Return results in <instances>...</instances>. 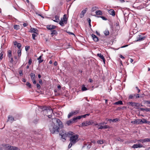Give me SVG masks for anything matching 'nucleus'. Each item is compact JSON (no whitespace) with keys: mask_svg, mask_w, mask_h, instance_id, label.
<instances>
[{"mask_svg":"<svg viewBox=\"0 0 150 150\" xmlns=\"http://www.w3.org/2000/svg\"><path fill=\"white\" fill-rule=\"evenodd\" d=\"M52 123L55 125V126H57V127L59 128V129H62L64 127V125L59 119L57 118H54L52 119Z\"/></svg>","mask_w":150,"mask_h":150,"instance_id":"nucleus-1","label":"nucleus"},{"mask_svg":"<svg viewBox=\"0 0 150 150\" xmlns=\"http://www.w3.org/2000/svg\"><path fill=\"white\" fill-rule=\"evenodd\" d=\"M73 134V133L71 132H69L67 133L64 131H61L59 132V135L61 136L63 142L65 141L67 137H69Z\"/></svg>","mask_w":150,"mask_h":150,"instance_id":"nucleus-2","label":"nucleus"},{"mask_svg":"<svg viewBox=\"0 0 150 150\" xmlns=\"http://www.w3.org/2000/svg\"><path fill=\"white\" fill-rule=\"evenodd\" d=\"M49 129L51 133L52 134H58L59 131V128L57 127V126L53 123L49 126Z\"/></svg>","mask_w":150,"mask_h":150,"instance_id":"nucleus-3","label":"nucleus"},{"mask_svg":"<svg viewBox=\"0 0 150 150\" xmlns=\"http://www.w3.org/2000/svg\"><path fill=\"white\" fill-rule=\"evenodd\" d=\"M73 135V134L69 137H70L69 141L70 142L74 144L77 142L79 135L77 134Z\"/></svg>","mask_w":150,"mask_h":150,"instance_id":"nucleus-4","label":"nucleus"},{"mask_svg":"<svg viewBox=\"0 0 150 150\" xmlns=\"http://www.w3.org/2000/svg\"><path fill=\"white\" fill-rule=\"evenodd\" d=\"M93 123L92 120L87 121L83 122L81 124L79 125V127L87 126L89 125H92Z\"/></svg>","mask_w":150,"mask_h":150,"instance_id":"nucleus-5","label":"nucleus"},{"mask_svg":"<svg viewBox=\"0 0 150 150\" xmlns=\"http://www.w3.org/2000/svg\"><path fill=\"white\" fill-rule=\"evenodd\" d=\"M79 112V110H76L70 112L68 115V118H70L73 115H76L78 114Z\"/></svg>","mask_w":150,"mask_h":150,"instance_id":"nucleus-6","label":"nucleus"},{"mask_svg":"<svg viewBox=\"0 0 150 150\" xmlns=\"http://www.w3.org/2000/svg\"><path fill=\"white\" fill-rule=\"evenodd\" d=\"M66 16V15H64L62 18H61V20L59 22V24L62 26H64V23H66L67 18L65 17Z\"/></svg>","mask_w":150,"mask_h":150,"instance_id":"nucleus-7","label":"nucleus"},{"mask_svg":"<svg viewBox=\"0 0 150 150\" xmlns=\"http://www.w3.org/2000/svg\"><path fill=\"white\" fill-rule=\"evenodd\" d=\"M145 38V36L142 34L139 35L137 38L136 42H140L144 40Z\"/></svg>","mask_w":150,"mask_h":150,"instance_id":"nucleus-8","label":"nucleus"},{"mask_svg":"<svg viewBox=\"0 0 150 150\" xmlns=\"http://www.w3.org/2000/svg\"><path fill=\"white\" fill-rule=\"evenodd\" d=\"M137 141L138 142H140L142 143L146 142H150V138L140 139L138 140Z\"/></svg>","mask_w":150,"mask_h":150,"instance_id":"nucleus-9","label":"nucleus"},{"mask_svg":"<svg viewBox=\"0 0 150 150\" xmlns=\"http://www.w3.org/2000/svg\"><path fill=\"white\" fill-rule=\"evenodd\" d=\"M30 77L31 79L33 81V83L35 84L36 83V81L35 80V75L33 73H31L30 74Z\"/></svg>","mask_w":150,"mask_h":150,"instance_id":"nucleus-10","label":"nucleus"},{"mask_svg":"<svg viewBox=\"0 0 150 150\" xmlns=\"http://www.w3.org/2000/svg\"><path fill=\"white\" fill-rule=\"evenodd\" d=\"M142 147H144L143 145L140 144H134L132 146V148L134 149L137 148H140Z\"/></svg>","mask_w":150,"mask_h":150,"instance_id":"nucleus-11","label":"nucleus"},{"mask_svg":"<svg viewBox=\"0 0 150 150\" xmlns=\"http://www.w3.org/2000/svg\"><path fill=\"white\" fill-rule=\"evenodd\" d=\"M44 112H47V115H50L52 114H53V110H52L50 109V108H47L46 109L44 110Z\"/></svg>","mask_w":150,"mask_h":150,"instance_id":"nucleus-12","label":"nucleus"},{"mask_svg":"<svg viewBox=\"0 0 150 150\" xmlns=\"http://www.w3.org/2000/svg\"><path fill=\"white\" fill-rule=\"evenodd\" d=\"M4 146L7 148L9 150H15L16 146L10 145L9 144H5Z\"/></svg>","mask_w":150,"mask_h":150,"instance_id":"nucleus-13","label":"nucleus"},{"mask_svg":"<svg viewBox=\"0 0 150 150\" xmlns=\"http://www.w3.org/2000/svg\"><path fill=\"white\" fill-rule=\"evenodd\" d=\"M131 123L136 125L141 124L140 119H137L135 120L134 121H132Z\"/></svg>","mask_w":150,"mask_h":150,"instance_id":"nucleus-14","label":"nucleus"},{"mask_svg":"<svg viewBox=\"0 0 150 150\" xmlns=\"http://www.w3.org/2000/svg\"><path fill=\"white\" fill-rule=\"evenodd\" d=\"M56 28V26L53 25H49L47 26V28L49 30H52Z\"/></svg>","mask_w":150,"mask_h":150,"instance_id":"nucleus-15","label":"nucleus"},{"mask_svg":"<svg viewBox=\"0 0 150 150\" xmlns=\"http://www.w3.org/2000/svg\"><path fill=\"white\" fill-rule=\"evenodd\" d=\"M87 8H86L84 10H83L81 11V13L80 15V16L81 18H82L84 16V14L86 13V12L87 11Z\"/></svg>","mask_w":150,"mask_h":150,"instance_id":"nucleus-16","label":"nucleus"},{"mask_svg":"<svg viewBox=\"0 0 150 150\" xmlns=\"http://www.w3.org/2000/svg\"><path fill=\"white\" fill-rule=\"evenodd\" d=\"M73 118L70 119V120L67 121L66 122V124L68 126H69L71 124L75 123V122L73 120Z\"/></svg>","mask_w":150,"mask_h":150,"instance_id":"nucleus-17","label":"nucleus"},{"mask_svg":"<svg viewBox=\"0 0 150 150\" xmlns=\"http://www.w3.org/2000/svg\"><path fill=\"white\" fill-rule=\"evenodd\" d=\"M108 13L113 16H114L115 15V12L113 9H108Z\"/></svg>","mask_w":150,"mask_h":150,"instance_id":"nucleus-18","label":"nucleus"},{"mask_svg":"<svg viewBox=\"0 0 150 150\" xmlns=\"http://www.w3.org/2000/svg\"><path fill=\"white\" fill-rule=\"evenodd\" d=\"M59 16L56 15L55 16V17L53 18V19H53V20L55 22L58 23L59 22Z\"/></svg>","mask_w":150,"mask_h":150,"instance_id":"nucleus-19","label":"nucleus"},{"mask_svg":"<svg viewBox=\"0 0 150 150\" xmlns=\"http://www.w3.org/2000/svg\"><path fill=\"white\" fill-rule=\"evenodd\" d=\"M97 56L98 57H99L100 59H102L103 60V61L104 62V63H105V59L103 55H102L101 54L99 53V54H98Z\"/></svg>","mask_w":150,"mask_h":150,"instance_id":"nucleus-20","label":"nucleus"},{"mask_svg":"<svg viewBox=\"0 0 150 150\" xmlns=\"http://www.w3.org/2000/svg\"><path fill=\"white\" fill-rule=\"evenodd\" d=\"M109 128H110V127L108 125H105L104 126L100 125V127L98 128V129H109Z\"/></svg>","mask_w":150,"mask_h":150,"instance_id":"nucleus-21","label":"nucleus"},{"mask_svg":"<svg viewBox=\"0 0 150 150\" xmlns=\"http://www.w3.org/2000/svg\"><path fill=\"white\" fill-rule=\"evenodd\" d=\"M14 120V118L12 116H9L8 117L7 121H9L11 123H12Z\"/></svg>","mask_w":150,"mask_h":150,"instance_id":"nucleus-22","label":"nucleus"},{"mask_svg":"<svg viewBox=\"0 0 150 150\" xmlns=\"http://www.w3.org/2000/svg\"><path fill=\"white\" fill-rule=\"evenodd\" d=\"M91 35L93 40L97 42L98 40V38L96 35L93 34H92Z\"/></svg>","mask_w":150,"mask_h":150,"instance_id":"nucleus-23","label":"nucleus"},{"mask_svg":"<svg viewBox=\"0 0 150 150\" xmlns=\"http://www.w3.org/2000/svg\"><path fill=\"white\" fill-rule=\"evenodd\" d=\"M51 35L52 36H53L54 35H57L58 34L56 30H51Z\"/></svg>","mask_w":150,"mask_h":150,"instance_id":"nucleus-24","label":"nucleus"},{"mask_svg":"<svg viewBox=\"0 0 150 150\" xmlns=\"http://www.w3.org/2000/svg\"><path fill=\"white\" fill-rule=\"evenodd\" d=\"M82 117V115H80V116H79L76 117L74 118L73 120H74V121L75 122H76V120H77L80 119Z\"/></svg>","mask_w":150,"mask_h":150,"instance_id":"nucleus-25","label":"nucleus"},{"mask_svg":"<svg viewBox=\"0 0 150 150\" xmlns=\"http://www.w3.org/2000/svg\"><path fill=\"white\" fill-rule=\"evenodd\" d=\"M38 30L37 29L35 28H31L30 29V32L31 33H36Z\"/></svg>","mask_w":150,"mask_h":150,"instance_id":"nucleus-26","label":"nucleus"},{"mask_svg":"<svg viewBox=\"0 0 150 150\" xmlns=\"http://www.w3.org/2000/svg\"><path fill=\"white\" fill-rule=\"evenodd\" d=\"M122 102L121 100H119L114 103V104L115 105H122Z\"/></svg>","mask_w":150,"mask_h":150,"instance_id":"nucleus-27","label":"nucleus"},{"mask_svg":"<svg viewBox=\"0 0 150 150\" xmlns=\"http://www.w3.org/2000/svg\"><path fill=\"white\" fill-rule=\"evenodd\" d=\"M7 56L8 57V59H9L10 57H11L12 56V52L10 50H8V54Z\"/></svg>","mask_w":150,"mask_h":150,"instance_id":"nucleus-28","label":"nucleus"},{"mask_svg":"<svg viewBox=\"0 0 150 150\" xmlns=\"http://www.w3.org/2000/svg\"><path fill=\"white\" fill-rule=\"evenodd\" d=\"M140 121L141 122V124L143 123H147V121L146 119L144 118H143L142 119H140Z\"/></svg>","mask_w":150,"mask_h":150,"instance_id":"nucleus-29","label":"nucleus"},{"mask_svg":"<svg viewBox=\"0 0 150 150\" xmlns=\"http://www.w3.org/2000/svg\"><path fill=\"white\" fill-rule=\"evenodd\" d=\"M96 13L97 15H102V13L100 10L97 11H96Z\"/></svg>","mask_w":150,"mask_h":150,"instance_id":"nucleus-30","label":"nucleus"},{"mask_svg":"<svg viewBox=\"0 0 150 150\" xmlns=\"http://www.w3.org/2000/svg\"><path fill=\"white\" fill-rule=\"evenodd\" d=\"M108 120H110V122H114L117 121L118 120L117 119L115 118L113 119H109Z\"/></svg>","mask_w":150,"mask_h":150,"instance_id":"nucleus-31","label":"nucleus"},{"mask_svg":"<svg viewBox=\"0 0 150 150\" xmlns=\"http://www.w3.org/2000/svg\"><path fill=\"white\" fill-rule=\"evenodd\" d=\"M135 94H131L129 96V99H132L135 98Z\"/></svg>","mask_w":150,"mask_h":150,"instance_id":"nucleus-32","label":"nucleus"},{"mask_svg":"<svg viewBox=\"0 0 150 150\" xmlns=\"http://www.w3.org/2000/svg\"><path fill=\"white\" fill-rule=\"evenodd\" d=\"M81 90L83 91H86L88 89L84 85H83L81 88Z\"/></svg>","mask_w":150,"mask_h":150,"instance_id":"nucleus-33","label":"nucleus"},{"mask_svg":"<svg viewBox=\"0 0 150 150\" xmlns=\"http://www.w3.org/2000/svg\"><path fill=\"white\" fill-rule=\"evenodd\" d=\"M42 56L40 55L39 58L38 59V62L39 63H40L42 62L43 61V60H41V59L42 58Z\"/></svg>","mask_w":150,"mask_h":150,"instance_id":"nucleus-34","label":"nucleus"},{"mask_svg":"<svg viewBox=\"0 0 150 150\" xmlns=\"http://www.w3.org/2000/svg\"><path fill=\"white\" fill-rule=\"evenodd\" d=\"M4 54V52H2L0 53V61L2 59L3 57V55Z\"/></svg>","mask_w":150,"mask_h":150,"instance_id":"nucleus-35","label":"nucleus"},{"mask_svg":"<svg viewBox=\"0 0 150 150\" xmlns=\"http://www.w3.org/2000/svg\"><path fill=\"white\" fill-rule=\"evenodd\" d=\"M104 33L105 35L107 36L109 35V31L108 30H106L104 31Z\"/></svg>","mask_w":150,"mask_h":150,"instance_id":"nucleus-36","label":"nucleus"},{"mask_svg":"<svg viewBox=\"0 0 150 150\" xmlns=\"http://www.w3.org/2000/svg\"><path fill=\"white\" fill-rule=\"evenodd\" d=\"M17 53L18 57H20L21 56V50H19L18 51Z\"/></svg>","mask_w":150,"mask_h":150,"instance_id":"nucleus-37","label":"nucleus"},{"mask_svg":"<svg viewBox=\"0 0 150 150\" xmlns=\"http://www.w3.org/2000/svg\"><path fill=\"white\" fill-rule=\"evenodd\" d=\"M98 9V8L96 6H93L92 7V11L93 12Z\"/></svg>","mask_w":150,"mask_h":150,"instance_id":"nucleus-38","label":"nucleus"},{"mask_svg":"<svg viewBox=\"0 0 150 150\" xmlns=\"http://www.w3.org/2000/svg\"><path fill=\"white\" fill-rule=\"evenodd\" d=\"M14 28L16 30H18L20 28V26L18 25H14Z\"/></svg>","mask_w":150,"mask_h":150,"instance_id":"nucleus-39","label":"nucleus"},{"mask_svg":"<svg viewBox=\"0 0 150 150\" xmlns=\"http://www.w3.org/2000/svg\"><path fill=\"white\" fill-rule=\"evenodd\" d=\"M41 131L40 130H38L37 131L35 132V134H41L40 132Z\"/></svg>","mask_w":150,"mask_h":150,"instance_id":"nucleus-40","label":"nucleus"},{"mask_svg":"<svg viewBox=\"0 0 150 150\" xmlns=\"http://www.w3.org/2000/svg\"><path fill=\"white\" fill-rule=\"evenodd\" d=\"M144 103L147 105L150 104V100H145L144 101Z\"/></svg>","mask_w":150,"mask_h":150,"instance_id":"nucleus-41","label":"nucleus"},{"mask_svg":"<svg viewBox=\"0 0 150 150\" xmlns=\"http://www.w3.org/2000/svg\"><path fill=\"white\" fill-rule=\"evenodd\" d=\"M97 142L98 144H102L103 143V142L102 140H100L98 141Z\"/></svg>","mask_w":150,"mask_h":150,"instance_id":"nucleus-42","label":"nucleus"},{"mask_svg":"<svg viewBox=\"0 0 150 150\" xmlns=\"http://www.w3.org/2000/svg\"><path fill=\"white\" fill-rule=\"evenodd\" d=\"M90 115V114L89 113H88L86 114L85 115H82V117L85 118H86L87 116H89Z\"/></svg>","mask_w":150,"mask_h":150,"instance_id":"nucleus-43","label":"nucleus"},{"mask_svg":"<svg viewBox=\"0 0 150 150\" xmlns=\"http://www.w3.org/2000/svg\"><path fill=\"white\" fill-rule=\"evenodd\" d=\"M26 85L27 86H28L30 88L31 87V85L29 82H26Z\"/></svg>","mask_w":150,"mask_h":150,"instance_id":"nucleus-44","label":"nucleus"},{"mask_svg":"<svg viewBox=\"0 0 150 150\" xmlns=\"http://www.w3.org/2000/svg\"><path fill=\"white\" fill-rule=\"evenodd\" d=\"M16 46L19 49H20L21 47V43H18V44Z\"/></svg>","mask_w":150,"mask_h":150,"instance_id":"nucleus-45","label":"nucleus"},{"mask_svg":"<svg viewBox=\"0 0 150 150\" xmlns=\"http://www.w3.org/2000/svg\"><path fill=\"white\" fill-rule=\"evenodd\" d=\"M128 104L129 105H131V106H133V105H134V104H135V103H134V102H129L128 103Z\"/></svg>","mask_w":150,"mask_h":150,"instance_id":"nucleus-46","label":"nucleus"},{"mask_svg":"<svg viewBox=\"0 0 150 150\" xmlns=\"http://www.w3.org/2000/svg\"><path fill=\"white\" fill-rule=\"evenodd\" d=\"M74 145V144H72V143H71L70 142L69 144V145L68 148L69 149H70V148L71 147L72 145Z\"/></svg>","mask_w":150,"mask_h":150,"instance_id":"nucleus-47","label":"nucleus"},{"mask_svg":"<svg viewBox=\"0 0 150 150\" xmlns=\"http://www.w3.org/2000/svg\"><path fill=\"white\" fill-rule=\"evenodd\" d=\"M32 36L33 39L35 40V38L36 36V35L35 33L33 34L32 35Z\"/></svg>","mask_w":150,"mask_h":150,"instance_id":"nucleus-48","label":"nucleus"},{"mask_svg":"<svg viewBox=\"0 0 150 150\" xmlns=\"http://www.w3.org/2000/svg\"><path fill=\"white\" fill-rule=\"evenodd\" d=\"M32 62V60L30 58L29 59V61H28V63L29 65H30L31 64Z\"/></svg>","mask_w":150,"mask_h":150,"instance_id":"nucleus-49","label":"nucleus"},{"mask_svg":"<svg viewBox=\"0 0 150 150\" xmlns=\"http://www.w3.org/2000/svg\"><path fill=\"white\" fill-rule=\"evenodd\" d=\"M25 50L26 51H27L30 48V46H26L25 47Z\"/></svg>","mask_w":150,"mask_h":150,"instance_id":"nucleus-50","label":"nucleus"},{"mask_svg":"<svg viewBox=\"0 0 150 150\" xmlns=\"http://www.w3.org/2000/svg\"><path fill=\"white\" fill-rule=\"evenodd\" d=\"M9 60H10V62L11 63H12L13 62V58L12 57H10L9 59H8Z\"/></svg>","mask_w":150,"mask_h":150,"instance_id":"nucleus-51","label":"nucleus"},{"mask_svg":"<svg viewBox=\"0 0 150 150\" xmlns=\"http://www.w3.org/2000/svg\"><path fill=\"white\" fill-rule=\"evenodd\" d=\"M19 74L20 76H22L23 75V71L22 70H20L19 71Z\"/></svg>","mask_w":150,"mask_h":150,"instance_id":"nucleus-52","label":"nucleus"},{"mask_svg":"<svg viewBox=\"0 0 150 150\" xmlns=\"http://www.w3.org/2000/svg\"><path fill=\"white\" fill-rule=\"evenodd\" d=\"M148 106L150 107V105H149ZM146 112H150V108H146Z\"/></svg>","mask_w":150,"mask_h":150,"instance_id":"nucleus-53","label":"nucleus"},{"mask_svg":"<svg viewBox=\"0 0 150 150\" xmlns=\"http://www.w3.org/2000/svg\"><path fill=\"white\" fill-rule=\"evenodd\" d=\"M138 109H139L140 110L143 111H146V108H138Z\"/></svg>","mask_w":150,"mask_h":150,"instance_id":"nucleus-54","label":"nucleus"},{"mask_svg":"<svg viewBox=\"0 0 150 150\" xmlns=\"http://www.w3.org/2000/svg\"><path fill=\"white\" fill-rule=\"evenodd\" d=\"M36 86H37V87L38 89H40V86L39 84L37 83Z\"/></svg>","mask_w":150,"mask_h":150,"instance_id":"nucleus-55","label":"nucleus"},{"mask_svg":"<svg viewBox=\"0 0 150 150\" xmlns=\"http://www.w3.org/2000/svg\"><path fill=\"white\" fill-rule=\"evenodd\" d=\"M134 104L133 106H134L135 107H137L138 106V105L139 104L137 103H135L134 102Z\"/></svg>","mask_w":150,"mask_h":150,"instance_id":"nucleus-56","label":"nucleus"},{"mask_svg":"<svg viewBox=\"0 0 150 150\" xmlns=\"http://www.w3.org/2000/svg\"><path fill=\"white\" fill-rule=\"evenodd\" d=\"M52 114H50V115H47V116L49 118H51L52 117Z\"/></svg>","mask_w":150,"mask_h":150,"instance_id":"nucleus-57","label":"nucleus"},{"mask_svg":"<svg viewBox=\"0 0 150 150\" xmlns=\"http://www.w3.org/2000/svg\"><path fill=\"white\" fill-rule=\"evenodd\" d=\"M39 83L40 84H42V81L41 79L39 80Z\"/></svg>","mask_w":150,"mask_h":150,"instance_id":"nucleus-58","label":"nucleus"},{"mask_svg":"<svg viewBox=\"0 0 150 150\" xmlns=\"http://www.w3.org/2000/svg\"><path fill=\"white\" fill-rule=\"evenodd\" d=\"M139 94H137L136 95H135V98H139Z\"/></svg>","mask_w":150,"mask_h":150,"instance_id":"nucleus-59","label":"nucleus"},{"mask_svg":"<svg viewBox=\"0 0 150 150\" xmlns=\"http://www.w3.org/2000/svg\"><path fill=\"white\" fill-rule=\"evenodd\" d=\"M95 126H98V127L100 126V123H96L94 124Z\"/></svg>","mask_w":150,"mask_h":150,"instance_id":"nucleus-60","label":"nucleus"},{"mask_svg":"<svg viewBox=\"0 0 150 150\" xmlns=\"http://www.w3.org/2000/svg\"><path fill=\"white\" fill-rule=\"evenodd\" d=\"M136 88L137 90L138 91V93H139L140 91V90L137 87H136Z\"/></svg>","mask_w":150,"mask_h":150,"instance_id":"nucleus-61","label":"nucleus"},{"mask_svg":"<svg viewBox=\"0 0 150 150\" xmlns=\"http://www.w3.org/2000/svg\"><path fill=\"white\" fill-rule=\"evenodd\" d=\"M18 43H17V42L16 41H15V42H14V45H15V46H16V45H17Z\"/></svg>","mask_w":150,"mask_h":150,"instance_id":"nucleus-62","label":"nucleus"},{"mask_svg":"<svg viewBox=\"0 0 150 150\" xmlns=\"http://www.w3.org/2000/svg\"><path fill=\"white\" fill-rule=\"evenodd\" d=\"M89 81L90 82V83H92L93 81V80H92V79H89Z\"/></svg>","mask_w":150,"mask_h":150,"instance_id":"nucleus-63","label":"nucleus"},{"mask_svg":"<svg viewBox=\"0 0 150 150\" xmlns=\"http://www.w3.org/2000/svg\"><path fill=\"white\" fill-rule=\"evenodd\" d=\"M28 24L26 23H24L23 24V26L24 27L26 26Z\"/></svg>","mask_w":150,"mask_h":150,"instance_id":"nucleus-64","label":"nucleus"}]
</instances>
